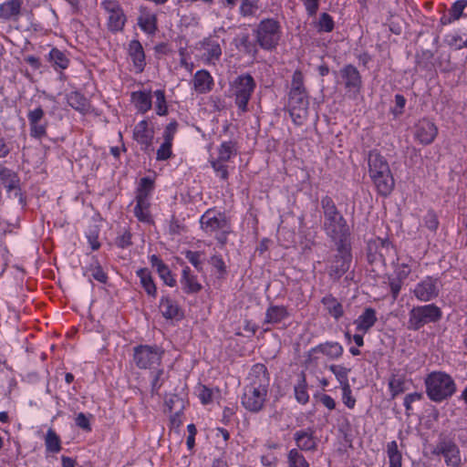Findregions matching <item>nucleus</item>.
Instances as JSON below:
<instances>
[{"label": "nucleus", "mask_w": 467, "mask_h": 467, "mask_svg": "<svg viewBox=\"0 0 467 467\" xmlns=\"http://www.w3.org/2000/svg\"><path fill=\"white\" fill-rule=\"evenodd\" d=\"M139 26L147 34H154L157 30V18L153 14L141 12L138 17Z\"/></svg>", "instance_id": "nucleus-30"}, {"label": "nucleus", "mask_w": 467, "mask_h": 467, "mask_svg": "<svg viewBox=\"0 0 467 467\" xmlns=\"http://www.w3.org/2000/svg\"><path fill=\"white\" fill-rule=\"evenodd\" d=\"M256 42L264 49L274 48L280 39V26L275 19L262 20L256 30Z\"/></svg>", "instance_id": "nucleus-7"}, {"label": "nucleus", "mask_w": 467, "mask_h": 467, "mask_svg": "<svg viewBox=\"0 0 467 467\" xmlns=\"http://www.w3.org/2000/svg\"><path fill=\"white\" fill-rule=\"evenodd\" d=\"M441 311L437 306L431 304L413 307L409 314L408 328L419 330L428 323H434L441 319Z\"/></svg>", "instance_id": "nucleus-5"}, {"label": "nucleus", "mask_w": 467, "mask_h": 467, "mask_svg": "<svg viewBox=\"0 0 467 467\" xmlns=\"http://www.w3.org/2000/svg\"><path fill=\"white\" fill-rule=\"evenodd\" d=\"M5 186L7 189L9 193L14 194V201L17 202L20 205L25 204V199L19 188V179L16 174H15V178H10L6 182H4Z\"/></svg>", "instance_id": "nucleus-38"}, {"label": "nucleus", "mask_w": 467, "mask_h": 467, "mask_svg": "<svg viewBox=\"0 0 467 467\" xmlns=\"http://www.w3.org/2000/svg\"><path fill=\"white\" fill-rule=\"evenodd\" d=\"M316 352H320L329 358L334 359L342 356L343 348L337 342H326L311 348L309 355Z\"/></svg>", "instance_id": "nucleus-23"}, {"label": "nucleus", "mask_w": 467, "mask_h": 467, "mask_svg": "<svg viewBox=\"0 0 467 467\" xmlns=\"http://www.w3.org/2000/svg\"><path fill=\"white\" fill-rule=\"evenodd\" d=\"M288 312L284 306H270L265 312V324H277L288 317Z\"/></svg>", "instance_id": "nucleus-26"}, {"label": "nucleus", "mask_w": 467, "mask_h": 467, "mask_svg": "<svg viewBox=\"0 0 467 467\" xmlns=\"http://www.w3.org/2000/svg\"><path fill=\"white\" fill-rule=\"evenodd\" d=\"M322 303L327 312L336 319H338L343 316L344 311L342 305L331 295L323 297Z\"/></svg>", "instance_id": "nucleus-31"}, {"label": "nucleus", "mask_w": 467, "mask_h": 467, "mask_svg": "<svg viewBox=\"0 0 467 467\" xmlns=\"http://www.w3.org/2000/svg\"><path fill=\"white\" fill-rule=\"evenodd\" d=\"M206 56L209 60L219 59L222 55V49L218 43L207 40L204 42Z\"/></svg>", "instance_id": "nucleus-46"}, {"label": "nucleus", "mask_w": 467, "mask_h": 467, "mask_svg": "<svg viewBox=\"0 0 467 467\" xmlns=\"http://www.w3.org/2000/svg\"><path fill=\"white\" fill-rule=\"evenodd\" d=\"M90 418L91 415L87 416L83 412H79L75 419L76 425L86 431H90Z\"/></svg>", "instance_id": "nucleus-54"}, {"label": "nucleus", "mask_w": 467, "mask_h": 467, "mask_svg": "<svg viewBox=\"0 0 467 467\" xmlns=\"http://www.w3.org/2000/svg\"><path fill=\"white\" fill-rule=\"evenodd\" d=\"M165 405L170 412L175 410L176 413L182 412L184 409V400L178 395H171L169 399L165 400Z\"/></svg>", "instance_id": "nucleus-48"}, {"label": "nucleus", "mask_w": 467, "mask_h": 467, "mask_svg": "<svg viewBox=\"0 0 467 467\" xmlns=\"http://www.w3.org/2000/svg\"><path fill=\"white\" fill-rule=\"evenodd\" d=\"M171 143L165 141L161 144L160 149L157 150V160H167L171 155Z\"/></svg>", "instance_id": "nucleus-58"}, {"label": "nucleus", "mask_w": 467, "mask_h": 467, "mask_svg": "<svg viewBox=\"0 0 467 467\" xmlns=\"http://www.w3.org/2000/svg\"><path fill=\"white\" fill-rule=\"evenodd\" d=\"M371 179L379 194L387 196L392 192L395 182L391 171L383 174H376L375 176H371Z\"/></svg>", "instance_id": "nucleus-19"}, {"label": "nucleus", "mask_w": 467, "mask_h": 467, "mask_svg": "<svg viewBox=\"0 0 467 467\" xmlns=\"http://www.w3.org/2000/svg\"><path fill=\"white\" fill-rule=\"evenodd\" d=\"M321 208L327 234H349V226L331 197L327 195L321 199Z\"/></svg>", "instance_id": "nucleus-3"}, {"label": "nucleus", "mask_w": 467, "mask_h": 467, "mask_svg": "<svg viewBox=\"0 0 467 467\" xmlns=\"http://www.w3.org/2000/svg\"><path fill=\"white\" fill-rule=\"evenodd\" d=\"M368 161L370 177L375 176L376 174H383L390 171L387 161L378 152H369Z\"/></svg>", "instance_id": "nucleus-18"}, {"label": "nucleus", "mask_w": 467, "mask_h": 467, "mask_svg": "<svg viewBox=\"0 0 467 467\" xmlns=\"http://www.w3.org/2000/svg\"><path fill=\"white\" fill-rule=\"evenodd\" d=\"M211 165L223 180L228 179L229 172H228L227 165L223 164V161H213L211 162Z\"/></svg>", "instance_id": "nucleus-59"}, {"label": "nucleus", "mask_w": 467, "mask_h": 467, "mask_svg": "<svg viewBox=\"0 0 467 467\" xmlns=\"http://www.w3.org/2000/svg\"><path fill=\"white\" fill-rule=\"evenodd\" d=\"M434 455H442L448 466L460 467L462 459L458 446L451 441L441 440L433 448Z\"/></svg>", "instance_id": "nucleus-10"}, {"label": "nucleus", "mask_w": 467, "mask_h": 467, "mask_svg": "<svg viewBox=\"0 0 467 467\" xmlns=\"http://www.w3.org/2000/svg\"><path fill=\"white\" fill-rule=\"evenodd\" d=\"M21 0H8L0 5V18L16 20L21 13Z\"/></svg>", "instance_id": "nucleus-20"}, {"label": "nucleus", "mask_w": 467, "mask_h": 467, "mask_svg": "<svg viewBox=\"0 0 467 467\" xmlns=\"http://www.w3.org/2000/svg\"><path fill=\"white\" fill-rule=\"evenodd\" d=\"M234 42L237 48L242 49L245 54L255 57L257 54L256 43L250 39L248 34H241L234 39Z\"/></svg>", "instance_id": "nucleus-28"}, {"label": "nucleus", "mask_w": 467, "mask_h": 467, "mask_svg": "<svg viewBox=\"0 0 467 467\" xmlns=\"http://www.w3.org/2000/svg\"><path fill=\"white\" fill-rule=\"evenodd\" d=\"M140 279V284L149 296H155L157 293L156 285L152 280L150 271L147 268H141L137 271Z\"/></svg>", "instance_id": "nucleus-32"}, {"label": "nucleus", "mask_w": 467, "mask_h": 467, "mask_svg": "<svg viewBox=\"0 0 467 467\" xmlns=\"http://www.w3.org/2000/svg\"><path fill=\"white\" fill-rule=\"evenodd\" d=\"M426 392L428 397L436 402L451 397L456 390L453 379L443 372H432L426 380Z\"/></svg>", "instance_id": "nucleus-2"}, {"label": "nucleus", "mask_w": 467, "mask_h": 467, "mask_svg": "<svg viewBox=\"0 0 467 467\" xmlns=\"http://www.w3.org/2000/svg\"><path fill=\"white\" fill-rule=\"evenodd\" d=\"M50 60L61 69H65L68 67L69 60L67 58L65 54L57 48H52L49 53Z\"/></svg>", "instance_id": "nucleus-44"}, {"label": "nucleus", "mask_w": 467, "mask_h": 467, "mask_svg": "<svg viewBox=\"0 0 467 467\" xmlns=\"http://www.w3.org/2000/svg\"><path fill=\"white\" fill-rule=\"evenodd\" d=\"M296 400L301 403L306 404L308 402L309 395L307 393V384L306 381V376L304 373L301 374L297 384L294 388Z\"/></svg>", "instance_id": "nucleus-37"}, {"label": "nucleus", "mask_w": 467, "mask_h": 467, "mask_svg": "<svg viewBox=\"0 0 467 467\" xmlns=\"http://www.w3.org/2000/svg\"><path fill=\"white\" fill-rule=\"evenodd\" d=\"M392 250V243L387 236L384 238L376 236L368 241V258L370 262L377 260L378 256L384 260L386 256L390 254Z\"/></svg>", "instance_id": "nucleus-11"}, {"label": "nucleus", "mask_w": 467, "mask_h": 467, "mask_svg": "<svg viewBox=\"0 0 467 467\" xmlns=\"http://www.w3.org/2000/svg\"><path fill=\"white\" fill-rule=\"evenodd\" d=\"M101 6L109 16L116 15L117 12L121 10L120 5L116 0H104L101 3Z\"/></svg>", "instance_id": "nucleus-57"}, {"label": "nucleus", "mask_w": 467, "mask_h": 467, "mask_svg": "<svg viewBox=\"0 0 467 467\" xmlns=\"http://www.w3.org/2000/svg\"><path fill=\"white\" fill-rule=\"evenodd\" d=\"M425 224L429 231L435 232L438 228V219L434 213L429 212L425 216Z\"/></svg>", "instance_id": "nucleus-60"}, {"label": "nucleus", "mask_w": 467, "mask_h": 467, "mask_svg": "<svg viewBox=\"0 0 467 467\" xmlns=\"http://www.w3.org/2000/svg\"><path fill=\"white\" fill-rule=\"evenodd\" d=\"M234 102L242 112L248 110L247 105L255 88V81L250 74L237 77L230 84Z\"/></svg>", "instance_id": "nucleus-4"}, {"label": "nucleus", "mask_w": 467, "mask_h": 467, "mask_svg": "<svg viewBox=\"0 0 467 467\" xmlns=\"http://www.w3.org/2000/svg\"><path fill=\"white\" fill-rule=\"evenodd\" d=\"M270 385L269 374L264 364L254 365L247 377L242 395V405L250 412L261 411L267 399Z\"/></svg>", "instance_id": "nucleus-1"}, {"label": "nucleus", "mask_w": 467, "mask_h": 467, "mask_svg": "<svg viewBox=\"0 0 467 467\" xmlns=\"http://www.w3.org/2000/svg\"><path fill=\"white\" fill-rule=\"evenodd\" d=\"M177 126H178V123L175 120L170 122L166 126L164 135H163L165 141H170L172 144V140H173L174 133L177 130Z\"/></svg>", "instance_id": "nucleus-61"}, {"label": "nucleus", "mask_w": 467, "mask_h": 467, "mask_svg": "<svg viewBox=\"0 0 467 467\" xmlns=\"http://www.w3.org/2000/svg\"><path fill=\"white\" fill-rule=\"evenodd\" d=\"M234 149V142L233 141H225L223 142L219 148L218 153V160L219 161H228L231 159V156L233 154Z\"/></svg>", "instance_id": "nucleus-47"}, {"label": "nucleus", "mask_w": 467, "mask_h": 467, "mask_svg": "<svg viewBox=\"0 0 467 467\" xmlns=\"http://www.w3.org/2000/svg\"><path fill=\"white\" fill-rule=\"evenodd\" d=\"M290 92H306L304 77L301 71L296 70L292 77Z\"/></svg>", "instance_id": "nucleus-49"}, {"label": "nucleus", "mask_w": 467, "mask_h": 467, "mask_svg": "<svg viewBox=\"0 0 467 467\" xmlns=\"http://www.w3.org/2000/svg\"><path fill=\"white\" fill-rule=\"evenodd\" d=\"M159 275L167 285H175L176 280L173 278L168 265L164 269H162L161 273H159Z\"/></svg>", "instance_id": "nucleus-62"}, {"label": "nucleus", "mask_w": 467, "mask_h": 467, "mask_svg": "<svg viewBox=\"0 0 467 467\" xmlns=\"http://www.w3.org/2000/svg\"><path fill=\"white\" fill-rule=\"evenodd\" d=\"M129 54L132 58L134 66L142 71L145 66V54L140 42L137 39L131 40L129 45Z\"/></svg>", "instance_id": "nucleus-22"}, {"label": "nucleus", "mask_w": 467, "mask_h": 467, "mask_svg": "<svg viewBox=\"0 0 467 467\" xmlns=\"http://www.w3.org/2000/svg\"><path fill=\"white\" fill-rule=\"evenodd\" d=\"M334 242L337 245L336 261L331 265L330 275L340 277L346 273L351 261L350 241L348 235H335Z\"/></svg>", "instance_id": "nucleus-6"}, {"label": "nucleus", "mask_w": 467, "mask_h": 467, "mask_svg": "<svg viewBox=\"0 0 467 467\" xmlns=\"http://www.w3.org/2000/svg\"><path fill=\"white\" fill-rule=\"evenodd\" d=\"M334 29V21L327 13H322L318 21V30L331 32Z\"/></svg>", "instance_id": "nucleus-51"}, {"label": "nucleus", "mask_w": 467, "mask_h": 467, "mask_svg": "<svg viewBox=\"0 0 467 467\" xmlns=\"http://www.w3.org/2000/svg\"><path fill=\"white\" fill-rule=\"evenodd\" d=\"M45 444L47 451L49 452L57 453L59 452L61 450L60 438L52 429H49L47 431Z\"/></svg>", "instance_id": "nucleus-39"}, {"label": "nucleus", "mask_w": 467, "mask_h": 467, "mask_svg": "<svg viewBox=\"0 0 467 467\" xmlns=\"http://www.w3.org/2000/svg\"><path fill=\"white\" fill-rule=\"evenodd\" d=\"M308 98L306 92H289L288 110L296 125L301 126L307 116Z\"/></svg>", "instance_id": "nucleus-8"}, {"label": "nucleus", "mask_w": 467, "mask_h": 467, "mask_svg": "<svg viewBox=\"0 0 467 467\" xmlns=\"http://www.w3.org/2000/svg\"><path fill=\"white\" fill-rule=\"evenodd\" d=\"M414 296L423 302H428L439 295L438 279L428 276L420 282L413 290Z\"/></svg>", "instance_id": "nucleus-13"}, {"label": "nucleus", "mask_w": 467, "mask_h": 467, "mask_svg": "<svg viewBox=\"0 0 467 467\" xmlns=\"http://www.w3.org/2000/svg\"><path fill=\"white\" fill-rule=\"evenodd\" d=\"M88 273H90L95 280L102 284H105L108 280L107 274L103 271L100 264L95 256L92 257V263L84 268V274L87 275Z\"/></svg>", "instance_id": "nucleus-33"}, {"label": "nucleus", "mask_w": 467, "mask_h": 467, "mask_svg": "<svg viewBox=\"0 0 467 467\" xmlns=\"http://www.w3.org/2000/svg\"><path fill=\"white\" fill-rule=\"evenodd\" d=\"M182 285L183 290L187 294L198 293L202 290V285L197 281V277L191 274L189 266H185L182 270Z\"/></svg>", "instance_id": "nucleus-25"}, {"label": "nucleus", "mask_w": 467, "mask_h": 467, "mask_svg": "<svg viewBox=\"0 0 467 467\" xmlns=\"http://www.w3.org/2000/svg\"><path fill=\"white\" fill-rule=\"evenodd\" d=\"M126 16L122 9L112 16H109L108 26L110 31L118 32L123 29Z\"/></svg>", "instance_id": "nucleus-43"}, {"label": "nucleus", "mask_w": 467, "mask_h": 467, "mask_svg": "<svg viewBox=\"0 0 467 467\" xmlns=\"http://www.w3.org/2000/svg\"><path fill=\"white\" fill-rule=\"evenodd\" d=\"M185 257L190 261V263L198 270H202V260L200 252H193L187 250L184 252Z\"/></svg>", "instance_id": "nucleus-55"}, {"label": "nucleus", "mask_w": 467, "mask_h": 467, "mask_svg": "<svg viewBox=\"0 0 467 467\" xmlns=\"http://www.w3.org/2000/svg\"><path fill=\"white\" fill-rule=\"evenodd\" d=\"M308 16H313L318 10V0H302Z\"/></svg>", "instance_id": "nucleus-63"}, {"label": "nucleus", "mask_w": 467, "mask_h": 467, "mask_svg": "<svg viewBox=\"0 0 467 467\" xmlns=\"http://www.w3.org/2000/svg\"><path fill=\"white\" fill-rule=\"evenodd\" d=\"M132 99L138 109L141 112H146L151 108V98L149 93L142 91L134 92L132 93Z\"/></svg>", "instance_id": "nucleus-40"}, {"label": "nucleus", "mask_w": 467, "mask_h": 467, "mask_svg": "<svg viewBox=\"0 0 467 467\" xmlns=\"http://www.w3.org/2000/svg\"><path fill=\"white\" fill-rule=\"evenodd\" d=\"M67 103L76 110L85 111L88 109V99L79 92L74 91L67 96Z\"/></svg>", "instance_id": "nucleus-35"}, {"label": "nucleus", "mask_w": 467, "mask_h": 467, "mask_svg": "<svg viewBox=\"0 0 467 467\" xmlns=\"http://www.w3.org/2000/svg\"><path fill=\"white\" fill-rule=\"evenodd\" d=\"M133 138L141 145V150L149 151L153 139V131L148 129V122L141 120L133 130Z\"/></svg>", "instance_id": "nucleus-16"}, {"label": "nucleus", "mask_w": 467, "mask_h": 467, "mask_svg": "<svg viewBox=\"0 0 467 467\" xmlns=\"http://www.w3.org/2000/svg\"><path fill=\"white\" fill-rule=\"evenodd\" d=\"M329 370L336 376L337 379L342 386V389H346L348 390L349 385L348 373L350 369L340 365H330Z\"/></svg>", "instance_id": "nucleus-41"}, {"label": "nucleus", "mask_w": 467, "mask_h": 467, "mask_svg": "<svg viewBox=\"0 0 467 467\" xmlns=\"http://www.w3.org/2000/svg\"><path fill=\"white\" fill-rule=\"evenodd\" d=\"M154 182L149 177H143L140 179V186L138 188L137 195H145L149 197L150 193L153 190Z\"/></svg>", "instance_id": "nucleus-52"}, {"label": "nucleus", "mask_w": 467, "mask_h": 467, "mask_svg": "<svg viewBox=\"0 0 467 467\" xmlns=\"http://www.w3.org/2000/svg\"><path fill=\"white\" fill-rule=\"evenodd\" d=\"M387 453L389 462V467H401L402 466V454L398 449L396 441H392L387 445Z\"/></svg>", "instance_id": "nucleus-34"}, {"label": "nucleus", "mask_w": 467, "mask_h": 467, "mask_svg": "<svg viewBox=\"0 0 467 467\" xmlns=\"http://www.w3.org/2000/svg\"><path fill=\"white\" fill-rule=\"evenodd\" d=\"M136 206L134 208L135 215L141 222H149L150 220V202L149 197H145V195H137L136 196Z\"/></svg>", "instance_id": "nucleus-29"}, {"label": "nucleus", "mask_w": 467, "mask_h": 467, "mask_svg": "<svg viewBox=\"0 0 467 467\" xmlns=\"http://www.w3.org/2000/svg\"><path fill=\"white\" fill-rule=\"evenodd\" d=\"M213 80L210 73L206 70H199L193 78V86L197 92L206 93L212 89Z\"/></svg>", "instance_id": "nucleus-24"}, {"label": "nucleus", "mask_w": 467, "mask_h": 467, "mask_svg": "<svg viewBox=\"0 0 467 467\" xmlns=\"http://www.w3.org/2000/svg\"><path fill=\"white\" fill-rule=\"evenodd\" d=\"M201 224L205 232L223 230L222 234H227V221L221 213L215 214L213 211H207L201 218Z\"/></svg>", "instance_id": "nucleus-15"}, {"label": "nucleus", "mask_w": 467, "mask_h": 467, "mask_svg": "<svg viewBox=\"0 0 467 467\" xmlns=\"http://www.w3.org/2000/svg\"><path fill=\"white\" fill-rule=\"evenodd\" d=\"M376 321V311L373 308L368 307L354 323L357 326V330L365 334L375 325Z\"/></svg>", "instance_id": "nucleus-21"}, {"label": "nucleus", "mask_w": 467, "mask_h": 467, "mask_svg": "<svg viewBox=\"0 0 467 467\" xmlns=\"http://www.w3.org/2000/svg\"><path fill=\"white\" fill-rule=\"evenodd\" d=\"M44 116L45 111L41 107L27 113L31 137L40 140L47 135V121L44 119Z\"/></svg>", "instance_id": "nucleus-12"}, {"label": "nucleus", "mask_w": 467, "mask_h": 467, "mask_svg": "<svg viewBox=\"0 0 467 467\" xmlns=\"http://www.w3.org/2000/svg\"><path fill=\"white\" fill-rule=\"evenodd\" d=\"M389 388L391 397L395 398L405 391V379L402 376L392 375L389 380Z\"/></svg>", "instance_id": "nucleus-42"}, {"label": "nucleus", "mask_w": 467, "mask_h": 467, "mask_svg": "<svg viewBox=\"0 0 467 467\" xmlns=\"http://www.w3.org/2000/svg\"><path fill=\"white\" fill-rule=\"evenodd\" d=\"M467 6V0H458L454 2L449 10L450 15L452 16V19L458 20L462 16H463V11Z\"/></svg>", "instance_id": "nucleus-53"}, {"label": "nucleus", "mask_w": 467, "mask_h": 467, "mask_svg": "<svg viewBox=\"0 0 467 467\" xmlns=\"http://www.w3.org/2000/svg\"><path fill=\"white\" fill-rule=\"evenodd\" d=\"M288 467H308L305 457L296 449L291 450L288 453Z\"/></svg>", "instance_id": "nucleus-45"}, {"label": "nucleus", "mask_w": 467, "mask_h": 467, "mask_svg": "<svg viewBox=\"0 0 467 467\" xmlns=\"http://www.w3.org/2000/svg\"><path fill=\"white\" fill-rule=\"evenodd\" d=\"M257 8L258 6L255 2L251 0H243L240 6V12L244 16H252Z\"/></svg>", "instance_id": "nucleus-56"}, {"label": "nucleus", "mask_w": 467, "mask_h": 467, "mask_svg": "<svg viewBox=\"0 0 467 467\" xmlns=\"http://www.w3.org/2000/svg\"><path fill=\"white\" fill-rule=\"evenodd\" d=\"M210 263L221 274H224L225 273V271H226L225 270V265H224V262H223V260L222 259L221 256L214 255V256L211 257Z\"/></svg>", "instance_id": "nucleus-64"}, {"label": "nucleus", "mask_w": 467, "mask_h": 467, "mask_svg": "<svg viewBox=\"0 0 467 467\" xmlns=\"http://www.w3.org/2000/svg\"><path fill=\"white\" fill-rule=\"evenodd\" d=\"M156 97V110L157 114L160 116H164L167 114V105L165 100L164 91L158 89L154 92Z\"/></svg>", "instance_id": "nucleus-50"}, {"label": "nucleus", "mask_w": 467, "mask_h": 467, "mask_svg": "<svg viewBox=\"0 0 467 467\" xmlns=\"http://www.w3.org/2000/svg\"><path fill=\"white\" fill-rule=\"evenodd\" d=\"M438 129L428 119L420 120L415 126V138L423 145L431 144L436 138Z\"/></svg>", "instance_id": "nucleus-14"}, {"label": "nucleus", "mask_w": 467, "mask_h": 467, "mask_svg": "<svg viewBox=\"0 0 467 467\" xmlns=\"http://www.w3.org/2000/svg\"><path fill=\"white\" fill-rule=\"evenodd\" d=\"M162 353L158 347L139 346L134 348V361L140 368H150L160 364Z\"/></svg>", "instance_id": "nucleus-9"}, {"label": "nucleus", "mask_w": 467, "mask_h": 467, "mask_svg": "<svg viewBox=\"0 0 467 467\" xmlns=\"http://www.w3.org/2000/svg\"><path fill=\"white\" fill-rule=\"evenodd\" d=\"M340 75L345 81L346 88L359 91L362 81L360 73L356 67L351 64L345 66L340 70Z\"/></svg>", "instance_id": "nucleus-17"}, {"label": "nucleus", "mask_w": 467, "mask_h": 467, "mask_svg": "<svg viewBox=\"0 0 467 467\" xmlns=\"http://www.w3.org/2000/svg\"><path fill=\"white\" fill-rule=\"evenodd\" d=\"M161 314L166 318H173L179 314L178 305L169 297H162L160 303Z\"/></svg>", "instance_id": "nucleus-36"}, {"label": "nucleus", "mask_w": 467, "mask_h": 467, "mask_svg": "<svg viewBox=\"0 0 467 467\" xmlns=\"http://www.w3.org/2000/svg\"><path fill=\"white\" fill-rule=\"evenodd\" d=\"M295 441L297 446L304 451H312L317 447L312 431H296L295 433Z\"/></svg>", "instance_id": "nucleus-27"}]
</instances>
